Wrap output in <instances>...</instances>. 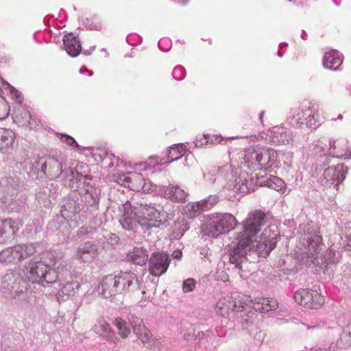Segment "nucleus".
Masks as SVG:
<instances>
[{
  "mask_svg": "<svg viewBox=\"0 0 351 351\" xmlns=\"http://www.w3.org/2000/svg\"><path fill=\"white\" fill-rule=\"evenodd\" d=\"M335 325H336V322L335 321H333L332 322V326L330 327V328H333Z\"/></svg>",
  "mask_w": 351,
  "mask_h": 351,
  "instance_id": "45",
  "label": "nucleus"
},
{
  "mask_svg": "<svg viewBox=\"0 0 351 351\" xmlns=\"http://www.w3.org/2000/svg\"><path fill=\"white\" fill-rule=\"evenodd\" d=\"M239 190L241 193H248L250 191V189L247 186L246 184H244V182H243L242 184L239 186Z\"/></svg>",
  "mask_w": 351,
  "mask_h": 351,
  "instance_id": "42",
  "label": "nucleus"
},
{
  "mask_svg": "<svg viewBox=\"0 0 351 351\" xmlns=\"http://www.w3.org/2000/svg\"><path fill=\"white\" fill-rule=\"evenodd\" d=\"M330 149L332 150L334 156L341 157L346 154L348 149L347 143L343 141H335L332 145H330Z\"/></svg>",
  "mask_w": 351,
  "mask_h": 351,
  "instance_id": "34",
  "label": "nucleus"
},
{
  "mask_svg": "<svg viewBox=\"0 0 351 351\" xmlns=\"http://www.w3.org/2000/svg\"><path fill=\"white\" fill-rule=\"evenodd\" d=\"M244 306L241 304H237V302L231 299L222 298L218 300L215 305V312L217 314L223 317H230L232 314L235 315L236 312H242Z\"/></svg>",
  "mask_w": 351,
  "mask_h": 351,
  "instance_id": "16",
  "label": "nucleus"
},
{
  "mask_svg": "<svg viewBox=\"0 0 351 351\" xmlns=\"http://www.w3.org/2000/svg\"><path fill=\"white\" fill-rule=\"evenodd\" d=\"M78 283H67L59 291L58 297H61L62 300H66L69 298L74 297L80 289Z\"/></svg>",
  "mask_w": 351,
  "mask_h": 351,
  "instance_id": "31",
  "label": "nucleus"
},
{
  "mask_svg": "<svg viewBox=\"0 0 351 351\" xmlns=\"http://www.w3.org/2000/svg\"><path fill=\"white\" fill-rule=\"evenodd\" d=\"M117 182L122 186L130 188L134 191H148L149 184L145 182L143 175L136 172H129L127 173H119L116 176Z\"/></svg>",
  "mask_w": 351,
  "mask_h": 351,
  "instance_id": "8",
  "label": "nucleus"
},
{
  "mask_svg": "<svg viewBox=\"0 0 351 351\" xmlns=\"http://www.w3.org/2000/svg\"><path fill=\"white\" fill-rule=\"evenodd\" d=\"M114 325L118 329V334L123 339H126L130 334V329L127 325V322L120 317H117L113 322Z\"/></svg>",
  "mask_w": 351,
  "mask_h": 351,
  "instance_id": "33",
  "label": "nucleus"
},
{
  "mask_svg": "<svg viewBox=\"0 0 351 351\" xmlns=\"http://www.w3.org/2000/svg\"><path fill=\"white\" fill-rule=\"evenodd\" d=\"M128 257L134 263L143 265L148 260V252L143 247H136L128 254Z\"/></svg>",
  "mask_w": 351,
  "mask_h": 351,
  "instance_id": "29",
  "label": "nucleus"
},
{
  "mask_svg": "<svg viewBox=\"0 0 351 351\" xmlns=\"http://www.w3.org/2000/svg\"><path fill=\"white\" fill-rule=\"evenodd\" d=\"M263 118V112L260 114V119L262 120Z\"/></svg>",
  "mask_w": 351,
  "mask_h": 351,
  "instance_id": "47",
  "label": "nucleus"
},
{
  "mask_svg": "<svg viewBox=\"0 0 351 351\" xmlns=\"http://www.w3.org/2000/svg\"><path fill=\"white\" fill-rule=\"evenodd\" d=\"M98 290L99 294L106 299H111L118 294H121L116 285L113 274L107 275L102 279L98 286Z\"/></svg>",
  "mask_w": 351,
  "mask_h": 351,
  "instance_id": "18",
  "label": "nucleus"
},
{
  "mask_svg": "<svg viewBox=\"0 0 351 351\" xmlns=\"http://www.w3.org/2000/svg\"><path fill=\"white\" fill-rule=\"evenodd\" d=\"M296 303L309 309H319L325 303V298L317 289H300L293 295Z\"/></svg>",
  "mask_w": 351,
  "mask_h": 351,
  "instance_id": "4",
  "label": "nucleus"
},
{
  "mask_svg": "<svg viewBox=\"0 0 351 351\" xmlns=\"http://www.w3.org/2000/svg\"><path fill=\"white\" fill-rule=\"evenodd\" d=\"M278 157V152L274 149L256 145L245 149L243 160L251 170L267 171L276 165Z\"/></svg>",
  "mask_w": 351,
  "mask_h": 351,
  "instance_id": "2",
  "label": "nucleus"
},
{
  "mask_svg": "<svg viewBox=\"0 0 351 351\" xmlns=\"http://www.w3.org/2000/svg\"><path fill=\"white\" fill-rule=\"evenodd\" d=\"M141 293H142L143 295H146V291H145V290H143V291H141Z\"/></svg>",
  "mask_w": 351,
  "mask_h": 351,
  "instance_id": "48",
  "label": "nucleus"
},
{
  "mask_svg": "<svg viewBox=\"0 0 351 351\" xmlns=\"http://www.w3.org/2000/svg\"><path fill=\"white\" fill-rule=\"evenodd\" d=\"M217 202V198L210 196L208 199L198 202L187 204L183 208V212L189 218H194L199 215L202 211L210 210Z\"/></svg>",
  "mask_w": 351,
  "mask_h": 351,
  "instance_id": "15",
  "label": "nucleus"
},
{
  "mask_svg": "<svg viewBox=\"0 0 351 351\" xmlns=\"http://www.w3.org/2000/svg\"><path fill=\"white\" fill-rule=\"evenodd\" d=\"M264 138L263 136H261L260 137L257 138V140H263Z\"/></svg>",
  "mask_w": 351,
  "mask_h": 351,
  "instance_id": "46",
  "label": "nucleus"
},
{
  "mask_svg": "<svg viewBox=\"0 0 351 351\" xmlns=\"http://www.w3.org/2000/svg\"><path fill=\"white\" fill-rule=\"evenodd\" d=\"M43 171L49 175H60L62 172V165L54 157H49L42 167Z\"/></svg>",
  "mask_w": 351,
  "mask_h": 351,
  "instance_id": "28",
  "label": "nucleus"
},
{
  "mask_svg": "<svg viewBox=\"0 0 351 351\" xmlns=\"http://www.w3.org/2000/svg\"><path fill=\"white\" fill-rule=\"evenodd\" d=\"M266 223V215L264 212L260 210H256L250 212L247 217L243 222V228L245 229V232L251 234H256L263 226Z\"/></svg>",
  "mask_w": 351,
  "mask_h": 351,
  "instance_id": "14",
  "label": "nucleus"
},
{
  "mask_svg": "<svg viewBox=\"0 0 351 351\" xmlns=\"http://www.w3.org/2000/svg\"><path fill=\"white\" fill-rule=\"evenodd\" d=\"M245 252L239 250L237 248L234 247L232 253L230 255V262L237 265L240 263L241 259L245 256Z\"/></svg>",
  "mask_w": 351,
  "mask_h": 351,
  "instance_id": "38",
  "label": "nucleus"
},
{
  "mask_svg": "<svg viewBox=\"0 0 351 351\" xmlns=\"http://www.w3.org/2000/svg\"><path fill=\"white\" fill-rule=\"evenodd\" d=\"M64 47L65 51L70 56H77L81 51L82 47L80 41L77 36L73 34H68L63 38Z\"/></svg>",
  "mask_w": 351,
  "mask_h": 351,
  "instance_id": "22",
  "label": "nucleus"
},
{
  "mask_svg": "<svg viewBox=\"0 0 351 351\" xmlns=\"http://www.w3.org/2000/svg\"><path fill=\"white\" fill-rule=\"evenodd\" d=\"M97 254L95 245L90 242H86L79 246L75 252V258L84 263L92 261Z\"/></svg>",
  "mask_w": 351,
  "mask_h": 351,
  "instance_id": "20",
  "label": "nucleus"
},
{
  "mask_svg": "<svg viewBox=\"0 0 351 351\" xmlns=\"http://www.w3.org/2000/svg\"><path fill=\"white\" fill-rule=\"evenodd\" d=\"M165 215L151 204H140L135 207L125 206L120 221L125 230H133L137 223L141 226L158 227Z\"/></svg>",
  "mask_w": 351,
  "mask_h": 351,
  "instance_id": "1",
  "label": "nucleus"
},
{
  "mask_svg": "<svg viewBox=\"0 0 351 351\" xmlns=\"http://www.w3.org/2000/svg\"><path fill=\"white\" fill-rule=\"evenodd\" d=\"M22 226L23 221L20 219H0V243L12 239Z\"/></svg>",
  "mask_w": 351,
  "mask_h": 351,
  "instance_id": "13",
  "label": "nucleus"
},
{
  "mask_svg": "<svg viewBox=\"0 0 351 351\" xmlns=\"http://www.w3.org/2000/svg\"><path fill=\"white\" fill-rule=\"evenodd\" d=\"M343 59L337 50H330L325 53L323 58V65L328 69H337L342 64Z\"/></svg>",
  "mask_w": 351,
  "mask_h": 351,
  "instance_id": "23",
  "label": "nucleus"
},
{
  "mask_svg": "<svg viewBox=\"0 0 351 351\" xmlns=\"http://www.w3.org/2000/svg\"><path fill=\"white\" fill-rule=\"evenodd\" d=\"M149 297H147L146 295H145V297H143V300L145 301H146Z\"/></svg>",
  "mask_w": 351,
  "mask_h": 351,
  "instance_id": "49",
  "label": "nucleus"
},
{
  "mask_svg": "<svg viewBox=\"0 0 351 351\" xmlns=\"http://www.w3.org/2000/svg\"><path fill=\"white\" fill-rule=\"evenodd\" d=\"M93 330L95 332L108 340L114 337V331L110 324L104 318H100L98 320V324L94 326Z\"/></svg>",
  "mask_w": 351,
  "mask_h": 351,
  "instance_id": "30",
  "label": "nucleus"
},
{
  "mask_svg": "<svg viewBox=\"0 0 351 351\" xmlns=\"http://www.w3.org/2000/svg\"><path fill=\"white\" fill-rule=\"evenodd\" d=\"M61 141L70 146H73L76 148L79 147V145L75 141V140L70 136L62 135V138H61Z\"/></svg>",
  "mask_w": 351,
  "mask_h": 351,
  "instance_id": "40",
  "label": "nucleus"
},
{
  "mask_svg": "<svg viewBox=\"0 0 351 351\" xmlns=\"http://www.w3.org/2000/svg\"><path fill=\"white\" fill-rule=\"evenodd\" d=\"M35 252V247L31 243L18 244L3 250L0 252V261L17 263L33 255Z\"/></svg>",
  "mask_w": 351,
  "mask_h": 351,
  "instance_id": "5",
  "label": "nucleus"
},
{
  "mask_svg": "<svg viewBox=\"0 0 351 351\" xmlns=\"http://www.w3.org/2000/svg\"><path fill=\"white\" fill-rule=\"evenodd\" d=\"M15 139L16 134L13 130L0 128V151H7L12 147Z\"/></svg>",
  "mask_w": 351,
  "mask_h": 351,
  "instance_id": "25",
  "label": "nucleus"
},
{
  "mask_svg": "<svg viewBox=\"0 0 351 351\" xmlns=\"http://www.w3.org/2000/svg\"><path fill=\"white\" fill-rule=\"evenodd\" d=\"M12 119L14 123L21 126H25L32 128L31 115L29 110L21 105L14 108Z\"/></svg>",
  "mask_w": 351,
  "mask_h": 351,
  "instance_id": "21",
  "label": "nucleus"
},
{
  "mask_svg": "<svg viewBox=\"0 0 351 351\" xmlns=\"http://www.w3.org/2000/svg\"><path fill=\"white\" fill-rule=\"evenodd\" d=\"M16 98H17V99H18V101H19V103H21V101H22V99H23V97L20 95V94H17V95H16Z\"/></svg>",
  "mask_w": 351,
  "mask_h": 351,
  "instance_id": "43",
  "label": "nucleus"
},
{
  "mask_svg": "<svg viewBox=\"0 0 351 351\" xmlns=\"http://www.w3.org/2000/svg\"><path fill=\"white\" fill-rule=\"evenodd\" d=\"M267 182L269 188L282 193L285 191L286 184L281 178L277 176H271Z\"/></svg>",
  "mask_w": 351,
  "mask_h": 351,
  "instance_id": "35",
  "label": "nucleus"
},
{
  "mask_svg": "<svg viewBox=\"0 0 351 351\" xmlns=\"http://www.w3.org/2000/svg\"><path fill=\"white\" fill-rule=\"evenodd\" d=\"M347 173V167L343 164H338L334 167L326 169L323 173L326 184L338 186L343 181Z\"/></svg>",
  "mask_w": 351,
  "mask_h": 351,
  "instance_id": "17",
  "label": "nucleus"
},
{
  "mask_svg": "<svg viewBox=\"0 0 351 351\" xmlns=\"http://www.w3.org/2000/svg\"><path fill=\"white\" fill-rule=\"evenodd\" d=\"M174 257L176 258H179V254H175Z\"/></svg>",
  "mask_w": 351,
  "mask_h": 351,
  "instance_id": "50",
  "label": "nucleus"
},
{
  "mask_svg": "<svg viewBox=\"0 0 351 351\" xmlns=\"http://www.w3.org/2000/svg\"><path fill=\"white\" fill-rule=\"evenodd\" d=\"M170 263L171 258L167 253H152L149 259V272L154 276L159 277L167 271Z\"/></svg>",
  "mask_w": 351,
  "mask_h": 351,
  "instance_id": "11",
  "label": "nucleus"
},
{
  "mask_svg": "<svg viewBox=\"0 0 351 351\" xmlns=\"http://www.w3.org/2000/svg\"><path fill=\"white\" fill-rule=\"evenodd\" d=\"M322 241V238L317 233L310 234L306 238L300 241L297 245L298 252L305 254L308 258L313 261V259H315L320 252Z\"/></svg>",
  "mask_w": 351,
  "mask_h": 351,
  "instance_id": "9",
  "label": "nucleus"
},
{
  "mask_svg": "<svg viewBox=\"0 0 351 351\" xmlns=\"http://www.w3.org/2000/svg\"><path fill=\"white\" fill-rule=\"evenodd\" d=\"M25 274L32 283L44 285L56 281L58 275L43 261H29L25 267Z\"/></svg>",
  "mask_w": 351,
  "mask_h": 351,
  "instance_id": "3",
  "label": "nucleus"
},
{
  "mask_svg": "<svg viewBox=\"0 0 351 351\" xmlns=\"http://www.w3.org/2000/svg\"><path fill=\"white\" fill-rule=\"evenodd\" d=\"M204 138L206 142H210L213 144L221 143L223 141V137L217 135L206 134L204 135Z\"/></svg>",
  "mask_w": 351,
  "mask_h": 351,
  "instance_id": "41",
  "label": "nucleus"
},
{
  "mask_svg": "<svg viewBox=\"0 0 351 351\" xmlns=\"http://www.w3.org/2000/svg\"><path fill=\"white\" fill-rule=\"evenodd\" d=\"M186 152V147L182 144L175 145L171 147L167 152L168 161L167 162H171L174 160L180 158Z\"/></svg>",
  "mask_w": 351,
  "mask_h": 351,
  "instance_id": "32",
  "label": "nucleus"
},
{
  "mask_svg": "<svg viewBox=\"0 0 351 351\" xmlns=\"http://www.w3.org/2000/svg\"><path fill=\"white\" fill-rule=\"evenodd\" d=\"M237 219L230 213L216 214L210 223L208 234L213 237L229 232L237 224Z\"/></svg>",
  "mask_w": 351,
  "mask_h": 351,
  "instance_id": "6",
  "label": "nucleus"
},
{
  "mask_svg": "<svg viewBox=\"0 0 351 351\" xmlns=\"http://www.w3.org/2000/svg\"><path fill=\"white\" fill-rule=\"evenodd\" d=\"M339 343L343 347L351 345V324L344 327L339 338Z\"/></svg>",
  "mask_w": 351,
  "mask_h": 351,
  "instance_id": "36",
  "label": "nucleus"
},
{
  "mask_svg": "<svg viewBox=\"0 0 351 351\" xmlns=\"http://www.w3.org/2000/svg\"><path fill=\"white\" fill-rule=\"evenodd\" d=\"M318 112V106L311 102L302 103L295 110L293 119L302 127L306 125L308 128H315V114Z\"/></svg>",
  "mask_w": 351,
  "mask_h": 351,
  "instance_id": "7",
  "label": "nucleus"
},
{
  "mask_svg": "<svg viewBox=\"0 0 351 351\" xmlns=\"http://www.w3.org/2000/svg\"><path fill=\"white\" fill-rule=\"evenodd\" d=\"M115 278L116 285L121 294L125 293H134L139 289V282L137 275L131 271H120L117 274H113Z\"/></svg>",
  "mask_w": 351,
  "mask_h": 351,
  "instance_id": "10",
  "label": "nucleus"
},
{
  "mask_svg": "<svg viewBox=\"0 0 351 351\" xmlns=\"http://www.w3.org/2000/svg\"><path fill=\"white\" fill-rule=\"evenodd\" d=\"M196 281L193 278H188L183 282L182 290L184 292H191L195 289Z\"/></svg>",
  "mask_w": 351,
  "mask_h": 351,
  "instance_id": "39",
  "label": "nucleus"
},
{
  "mask_svg": "<svg viewBox=\"0 0 351 351\" xmlns=\"http://www.w3.org/2000/svg\"><path fill=\"white\" fill-rule=\"evenodd\" d=\"M164 195L173 202H182L186 200L187 193L178 186L169 185L164 191Z\"/></svg>",
  "mask_w": 351,
  "mask_h": 351,
  "instance_id": "27",
  "label": "nucleus"
},
{
  "mask_svg": "<svg viewBox=\"0 0 351 351\" xmlns=\"http://www.w3.org/2000/svg\"><path fill=\"white\" fill-rule=\"evenodd\" d=\"M10 106L5 99L0 96V120L6 119L10 114Z\"/></svg>",
  "mask_w": 351,
  "mask_h": 351,
  "instance_id": "37",
  "label": "nucleus"
},
{
  "mask_svg": "<svg viewBox=\"0 0 351 351\" xmlns=\"http://www.w3.org/2000/svg\"><path fill=\"white\" fill-rule=\"evenodd\" d=\"M278 233L270 227L264 229L261 234L260 241L256 245V250L260 256H267L271 251L275 248L277 243Z\"/></svg>",
  "mask_w": 351,
  "mask_h": 351,
  "instance_id": "12",
  "label": "nucleus"
},
{
  "mask_svg": "<svg viewBox=\"0 0 351 351\" xmlns=\"http://www.w3.org/2000/svg\"><path fill=\"white\" fill-rule=\"evenodd\" d=\"M133 330L138 338L148 347L151 348L160 347V341L152 336L149 330L141 321L133 326Z\"/></svg>",
  "mask_w": 351,
  "mask_h": 351,
  "instance_id": "19",
  "label": "nucleus"
},
{
  "mask_svg": "<svg viewBox=\"0 0 351 351\" xmlns=\"http://www.w3.org/2000/svg\"><path fill=\"white\" fill-rule=\"evenodd\" d=\"M278 306V303L274 298H259L253 301L252 308L261 313L268 312L276 309Z\"/></svg>",
  "mask_w": 351,
  "mask_h": 351,
  "instance_id": "24",
  "label": "nucleus"
},
{
  "mask_svg": "<svg viewBox=\"0 0 351 351\" xmlns=\"http://www.w3.org/2000/svg\"><path fill=\"white\" fill-rule=\"evenodd\" d=\"M182 69V67H177V68L175 69L174 73H176L177 71H181Z\"/></svg>",
  "mask_w": 351,
  "mask_h": 351,
  "instance_id": "44",
  "label": "nucleus"
},
{
  "mask_svg": "<svg viewBox=\"0 0 351 351\" xmlns=\"http://www.w3.org/2000/svg\"><path fill=\"white\" fill-rule=\"evenodd\" d=\"M255 235L245 232V229L243 228V230L239 232L236 237L237 242L235 247L246 253L253 246V237Z\"/></svg>",
  "mask_w": 351,
  "mask_h": 351,
  "instance_id": "26",
  "label": "nucleus"
}]
</instances>
